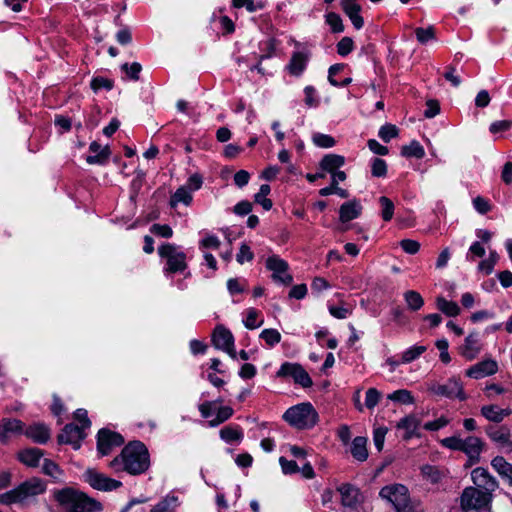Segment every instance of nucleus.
<instances>
[{
  "mask_svg": "<svg viewBox=\"0 0 512 512\" xmlns=\"http://www.w3.org/2000/svg\"><path fill=\"white\" fill-rule=\"evenodd\" d=\"M150 465L149 452L140 441L127 444L121 454L111 462L116 471H126L132 476L145 472Z\"/></svg>",
  "mask_w": 512,
  "mask_h": 512,
  "instance_id": "nucleus-1",
  "label": "nucleus"
},
{
  "mask_svg": "<svg viewBox=\"0 0 512 512\" xmlns=\"http://www.w3.org/2000/svg\"><path fill=\"white\" fill-rule=\"evenodd\" d=\"M54 495L64 512H96L102 510L99 501L73 488L58 490Z\"/></svg>",
  "mask_w": 512,
  "mask_h": 512,
  "instance_id": "nucleus-2",
  "label": "nucleus"
},
{
  "mask_svg": "<svg viewBox=\"0 0 512 512\" xmlns=\"http://www.w3.org/2000/svg\"><path fill=\"white\" fill-rule=\"evenodd\" d=\"M283 418L297 429H309L316 425L318 413L311 403L304 402L287 409Z\"/></svg>",
  "mask_w": 512,
  "mask_h": 512,
  "instance_id": "nucleus-3",
  "label": "nucleus"
},
{
  "mask_svg": "<svg viewBox=\"0 0 512 512\" xmlns=\"http://www.w3.org/2000/svg\"><path fill=\"white\" fill-rule=\"evenodd\" d=\"M440 444L447 449L465 453L471 463H475L479 460L484 446V443L479 437L468 436L463 439L458 434L442 439Z\"/></svg>",
  "mask_w": 512,
  "mask_h": 512,
  "instance_id": "nucleus-4",
  "label": "nucleus"
},
{
  "mask_svg": "<svg viewBox=\"0 0 512 512\" xmlns=\"http://www.w3.org/2000/svg\"><path fill=\"white\" fill-rule=\"evenodd\" d=\"M159 256L165 261L163 272L165 275L171 273H182L187 267V257L184 251L175 244L166 243L158 248Z\"/></svg>",
  "mask_w": 512,
  "mask_h": 512,
  "instance_id": "nucleus-5",
  "label": "nucleus"
},
{
  "mask_svg": "<svg viewBox=\"0 0 512 512\" xmlns=\"http://www.w3.org/2000/svg\"><path fill=\"white\" fill-rule=\"evenodd\" d=\"M44 490L43 482H22L17 488L0 494V502L3 504L20 502L29 496L41 494Z\"/></svg>",
  "mask_w": 512,
  "mask_h": 512,
  "instance_id": "nucleus-6",
  "label": "nucleus"
},
{
  "mask_svg": "<svg viewBox=\"0 0 512 512\" xmlns=\"http://www.w3.org/2000/svg\"><path fill=\"white\" fill-rule=\"evenodd\" d=\"M491 501V493L488 489L467 487L461 496V508L464 511L474 509L481 510L488 506Z\"/></svg>",
  "mask_w": 512,
  "mask_h": 512,
  "instance_id": "nucleus-7",
  "label": "nucleus"
},
{
  "mask_svg": "<svg viewBox=\"0 0 512 512\" xmlns=\"http://www.w3.org/2000/svg\"><path fill=\"white\" fill-rule=\"evenodd\" d=\"M380 495L388 499L398 512H409V494L408 489L400 484L394 483L381 489Z\"/></svg>",
  "mask_w": 512,
  "mask_h": 512,
  "instance_id": "nucleus-8",
  "label": "nucleus"
},
{
  "mask_svg": "<svg viewBox=\"0 0 512 512\" xmlns=\"http://www.w3.org/2000/svg\"><path fill=\"white\" fill-rule=\"evenodd\" d=\"M278 378H292L296 384L304 388L312 385V379L306 370L298 363L285 362L276 373Z\"/></svg>",
  "mask_w": 512,
  "mask_h": 512,
  "instance_id": "nucleus-9",
  "label": "nucleus"
},
{
  "mask_svg": "<svg viewBox=\"0 0 512 512\" xmlns=\"http://www.w3.org/2000/svg\"><path fill=\"white\" fill-rule=\"evenodd\" d=\"M294 45L296 50L293 52L286 69L291 75L299 76L306 69L311 53L307 46L299 42H295Z\"/></svg>",
  "mask_w": 512,
  "mask_h": 512,
  "instance_id": "nucleus-10",
  "label": "nucleus"
},
{
  "mask_svg": "<svg viewBox=\"0 0 512 512\" xmlns=\"http://www.w3.org/2000/svg\"><path fill=\"white\" fill-rule=\"evenodd\" d=\"M266 267L272 272V279L278 283L289 285L293 278L288 273V263L277 255H272L266 260Z\"/></svg>",
  "mask_w": 512,
  "mask_h": 512,
  "instance_id": "nucleus-11",
  "label": "nucleus"
},
{
  "mask_svg": "<svg viewBox=\"0 0 512 512\" xmlns=\"http://www.w3.org/2000/svg\"><path fill=\"white\" fill-rule=\"evenodd\" d=\"M428 390L438 396H444L448 398L456 397L460 400L466 399L463 386L460 380L457 378H450L445 384L433 383L429 386Z\"/></svg>",
  "mask_w": 512,
  "mask_h": 512,
  "instance_id": "nucleus-12",
  "label": "nucleus"
},
{
  "mask_svg": "<svg viewBox=\"0 0 512 512\" xmlns=\"http://www.w3.org/2000/svg\"><path fill=\"white\" fill-rule=\"evenodd\" d=\"M212 342L217 349L226 352L232 359H236L234 337L228 329L217 326L212 335Z\"/></svg>",
  "mask_w": 512,
  "mask_h": 512,
  "instance_id": "nucleus-13",
  "label": "nucleus"
},
{
  "mask_svg": "<svg viewBox=\"0 0 512 512\" xmlns=\"http://www.w3.org/2000/svg\"><path fill=\"white\" fill-rule=\"evenodd\" d=\"M123 443V437L116 432L108 429H101L98 432L97 449L102 456L108 455L113 449L121 446Z\"/></svg>",
  "mask_w": 512,
  "mask_h": 512,
  "instance_id": "nucleus-14",
  "label": "nucleus"
},
{
  "mask_svg": "<svg viewBox=\"0 0 512 512\" xmlns=\"http://www.w3.org/2000/svg\"><path fill=\"white\" fill-rule=\"evenodd\" d=\"M24 423L14 418H4L0 420V442L3 444L16 436L23 435Z\"/></svg>",
  "mask_w": 512,
  "mask_h": 512,
  "instance_id": "nucleus-15",
  "label": "nucleus"
},
{
  "mask_svg": "<svg viewBox=\"0 0 512 512\" xmlns=\"http://www.w3.org/2000/svg\"><path fill=\"white\" fill-rule=\"evenodd\" d=\"M498 363L493 359H485L466 370V376L473 379H481L496 374Z\"/></svg>",
  "mask_w": 512,
  "mask_h": 512,
  "instance_id": "nucleus-16",
  "label": "nucleus"
},
{
  "mask_svg": "<svg viewBox=\"0 0 512 512\" xmlns=\"http://www.w3.org/2000/svg\"><path fill=\"white\" fill-rule=\"evenodd\" d=\"M482 346L480 344L478 334L470 333L465 339L464 343L459 347V354L467 361L474 360L481 352Z\"/></svg>",
  "mask_w": 512,
  "mask_h": 512,
  "instance_id": "nucleus-17",
  "label": "nucleus"
},
{
  "mask_svg": "<svg viewBox=\"0 0 512 512\" xmlns=\"http://www.w3.org/2000/svg\"><path fill=\"white\" fill-rule=\"evenodd\" d=\"M85 429L83 426L67 424L59 435V440L62 443L72 444L77 449L79 448L80 441L85 437Z\"/></svg>",
  "mask_w": 512,
  "mask_h": 512,
  "instance_id": "nucleus-18",
  "label": "nucleus"
},
{
  "mask_svg": "<svg viewBox=\"0 0 512 512\" xmlns=\"http://www.w3.org/2000/svg\"><path fill=\"white\" fill-rule=\"evenodd\" d=\"M23 435L33 442L44 444L50 438V429L43 423H34L27 427L24 425Z\"/></svg>",
  "mask_w": 512,
  "mask_h": 512,
  "instance_id": "nucleus-19",
  "label": "nucleus"
},
{
  "mask_svg": "<svg viewBox=\"0 0 512 512\" xmlns=\"http://www.w3.org/2000/svg\"><path fill=\"white\" fill-rule=\"evenodd\" d=\"M341 501L344 506L353 507L362 501V494L357 487L351 483H343L338 487Z\"/></svg>",
  "mask_w": 512,
  "mask_h": 512,
  "instance_id": "nucleus-20",
  "label": "nucleus"
},
{
  "mask_svg": "<svg viewBox=\"0 0 512 512\" xmlns=\"http://www.w3.org/2000/svg\"><path fill=\"white\" fill-rule=\"evenodd\" d=\"M89 151L92 153V155H89L86 157V162L88 164L94 165H103L105 164L110 155L111 151L109 149V146H101L98 142L93 141L89 146Z\"/></svg>",
  "mask_w": 512,
  "mask_h": 512,
  "instance_id": "nucleus-21",
  "label": "nucleus"
},
{
  "mask_svg": "<svg viewBox=\"0 0 512 512\" xmlns=\"http://www.w3.org/2000/svg\"><path fill=\"white\" fill-rule=\"evenodd\" d=\"M362 205L359 200L353 199L345 202L339 209V220L342 223L350 222L358 218L362 213Z\"/></svg>",
  "mask_w": 512,
  "mask_h": 512,
  "instance_id": "nucleus-22",
  "label": "nucleus"
},
{
  "mask_svg": "<svg viewBox=\"0 0 512 512\" xmlns=\"http://www.w3.org/2000/svg\"><path fill=\"white\" fill-rule=\"evenodd\" d=\"M486 433L493 442L512 446V442H510V429L507 426H488Z\"/></svg>",
  "mask_w": 512,
  "mask_h": 512,
  "instance_id": "nucleus-23",
  "label": "nucleus"
},
{
  "mask_svg": "<svg viewBox=\"0 0 512 512\" xmlns=\"http://www.w3.org/2000/svg\"><path fill=\"white\" fill-rule=\"evenodd\" d=\"M350 452L353 458L363 462L368 458L367 438L358 436L351 443Z\"/></svg>",
  "mask_w": 512,
  "mask_h": 512,
  "instance_id": "nucleus-24",
  "label": "nucleus"
},
{
  "mask_svg": "<svg viewBox=\"0 0 512 512\" xmlns=\"http://www.w3.org/2000/svg\"><path fill=\"white\" fill-rule=\"evenodd\" d=\"M509 409H501L496 405H486L481 408V414L489 421L499 423L505 417L509 416Z\"/></svg>",
  "mask_w": 512,
  "mask_h": 512,
  "instance_id": "nucleus-25",
  "label": "nucleus"
},
{
  "mask_svg": "<svg viewBox=\"0 0 512 512\" xmlns=\"http://www.w3.org/2000/svg\"><path fill=\"white\" fill-rule=\"evenodd\" d=\"M435 303L437 309L448 317H457L461 313V308L456 302L449 301L443 296L436 297Z\"/></svg>",
  "mask_w": 512,
  "mask_h": 512,
  "instance_id": "nucleus-26",
  "label": "nucleus"
},
{
  "mask_svg": "<svg viewBox=\"0 0 512 512\" xmlns=\"http://www.w3.org/2000/svg\"><path fill=\"white\" fill-rule=\"evenodd\" d=\"M344 163L345 158L343 156L337 154H328L322 158L320 167L328 173H335L337 172L338 168L344 165Z\"/></svg>",
  "mask_w": 512,
  "mask_h": 512,
  "instance_id": "nucleus-27",
  "label": "nucleus"
},
{
  "mask_svg": "<svg viewBox=\"0 0 512 512\" xmlns=\"http://www.w3.org/2000/svg\"><path fill=\"white\" fill-rule=\"evenodd\" d=\"M404 301L409 310L415 312L424 306V299L421 294L414 290H408L403 294Z\"/></svg>",
  "mask_w": 512,
  "mask_h": 512,
  "instance_id": "nucleus-28",
  "label": "nucleus"
},
{
  "mask_svg": "<svg viewBox=\"0 0 512 512\" xmlns=\"http://www.w3.org/2000/svg\"><path fill=\"white\" fill-rule=\"evenodd\" d=\"M41 451L37 448H30L21 451L18 455L19 460L27 466H37L41 460Z\"/></svg>",
  "mask_w": 512,
  "mask_h": 512,
  "instance_id": "nucleus-29",
  "label": "nucleus"
},
{
  "mask_svg": "<svg viewBox=\"0 0 512 512\" xmlns=\"http://www.w3.org/2000/svg\"><path fill=\"white\" fill-rule=\"evenodd\" d=\"M220 437L226 443H238L243 439V432L238 426H226L220 430Z\"/></svg>",
  "mask_w": 512,
  "mask_h": 512,
  "instance_id": "nucleus-30",
  "label": "nucleus"
},
{
  "mask_svg": "<svg viewBox=\"0 0 512 512\" xmlns=\"http://www.w3.org/2000/svg\"><path fill=\"white\" fill-rule=\"evenodd\" d=\"M492 467L497 471L499 476L512 480V464L508 463L503 457L497 456L492 460Z\"/></svg>",
  "mask_w": 512,
  "mask_h": 512,
  "instance_id": "nucleus-31",
  "label": "nucleus"
},
{
  "mask_svg": "<svg viewBox=\"0 0 512 512\" xmlns=\"http://www.w3.org/2000/svg\"><path fill=\"white\" fill-rule=\"evenodd\" d=\"M419 424V420L415 416L409 415L398 422L397 428L404 429L406 431V437L410 438L418 429Z\"/></svg>",
  "mask_w": 512,
  "mask_h": 512,
  "instance_id": "nucleus-32",
  "label": "nucleus"
},
{
  "mask_svg": "<svg viewBox=\"0 0 512 512\" xmlns=\"http://www.w3.org/2000/svg\"><path fill=\"white\" fill-rule=\"evenodd\" d=\"M387 398L393 402H397L399 404L411 405L414 404L415 399L412 393L407 389H399L390 394H388Z\"/></svg>",
  "mask_w": 512,
  "mask_h": 512,
  "instance_id": "nucleus-33",
  "label": "nucleus"
},
{
  "mask_svg": "<svg viewBox=\"0 0 512 512\" xmlns=\"http://www.w3.org/2000/svg\"><path fill=\"white\" fill-rule=\"evenodd\" d=\"M426 350H427V347L424 345H414V346L407 348L401 354V363L407 364V363H410V362L416 360Z\"/></svg>",
  "mask_w": 512,
  "mask_h": 512,
  "instance_id": "nucleus-34",
  "label": "nucleus"
},
{
  "mask_svg": "<svg viewBox=\"0 0 512 512\" xmlns=\"http://www.w3.org/2000/svg\"><path fill=\"white\" fill-rule=\"evenodd\" d=\"M345 14L349 17L350 21L352 22L353 26L356 29H361L364 25V20L362 16L360 15L361 6L355 5V6H347L342 7Z\"/></svg>",
  "mask_w": 512,
  "mask_h": 512,
  "instance_id": "nucleus-35",
  "label": "nucleus"
},
{
  "mask_svg": "<svg viewBox=\"0 0 512 512\" xmlns=\"http://www.w3.org/2000/svg\"><path fill=\"white\" fill-rule=\"evenodd\" d=\"M245 319L243 324L247 329L253 330L260 327L263 324V319L258 320L260 312L255 308H248L245 312Z\"/></svg>",
  "mask_w": 512,
  "mask_h": 512,
  "instance_id": "nucleus-36",
  "label": "nucleus"
},
{
  "mask_svg": "<svg viewBox=\"0 0 512 512\" xmlns=\"http://www.w3.org/2000/svg\"><path fill=\"white\" fill-rule=\"evenodd\" d=\"M401 154L405 157H415L421 159L425 155L423 146L418 141H412L408 145L402 147Z\"/></svg>",
  "mask_w": 512,
  "mask_h": 512,
  "instance_id": "nucleus-37",
  "label": "nucleus"
},
{
  "mask_svg": "<svg viewBox=\"0 0 512 512\" xmlns=\"http://www.w3.org/2000/svg\"><path fill=\"white\" fill-rule=\"evenodd\" d=\"M499 260V255L495 250H490L487 259L482 260L478 265V270L485 275H489L493 272L496 263Z\"/></svg>",
  "mask_w": 512,
  "mask_h": 512,
  "instance_id": "nucleus-38",
  "label": "nucleus"
},
{
  "mask_svg": "<svg viewBox=\"0 0 512 512\" xmlns=\"http://www.w3.org/2000/svg\"><path fill=\"white\" fill-rule=\"evenodd\" d=\"M192 192L187 187H180L176 190L171 198V205L176 206L178 203L190 205L192 202Z\"/></svg>",
  "mask_w": 512,
  "mask_h": 512,
  "instance_id": "nucleus-39",
  "label": "nucleus"
},
{
  "mask_svg": "<svg viewBox=\"0 0 512 512\" xmlns=\"http://www.w3.org/2000/svg\"><path fill=\"white\" fill-rule=\"evenodd\" d=\"M270 191V186L263 184L260 186L258 193H256L254 196L255 202L260 204L266 211H269L272 208V201L267 198V195L270 193Z\"/></svg>",
  "mask_w": 512,
  "mask_h": 512,
  "instance_id": "nucleus-40",
  "label": "nucleus"
},
{
  "mask_svg": "<svg viewBox=\"0 0 512 512\" xmlns=\"http://www.w3.org/2000/svg\"><path fill=\"white\" fill-rule=\"evenodd\" d=\"M379 204L381 207V217L384 221L388 222L393 218L394 215V204L393 202L386 196H381L379 198Z\"/></svg>",
  "mask_w": 512,
  "mask_h": 512,
  "instance_id": "nucleus-41",
  "label": "nucleus"
},
{
  "mask_svg": "<svg viewBox=\"0 0 512 512\" xmlns=\"http://www.w3.org/2000/svg\"><path fill=\"white\" fill-rule=\"evenodd\" d=\"M259 337L266 342L269 347H273L281 341V334L276 329H264Z\"/></svg>",
  "mask_w": 512,
  "mask_h": 512,
  "instance_id": "nucleus-42",
  "label": "nucleus"
},
{
  "mask_svg": "<svg viewBox=\"0 0 512 512\" xmlns=\"http://www.w3.org/2000/svg\"><path fill=\"white\" fill-rule=\"evenodd\" d=\"M233 413V409L229 406L220 407L217 410L216 418L209 421V426L216 427L220 425L221 423L228 420L233 415Z\"/></svg>",
  "mask_w": 512,
  "mask_h": 512,
  "instance_id": "nucleus-43",
  "label": "nucleus"
},
{
  "mask_svg": "<svg viewBox=\"0 0 512 512\" xmlns=\"http://www.w3.org/2000/svg\"><path fill=\"white\" fill-rule=\"evenodd\" d=\"M176 501L177 498L172 497H166L162 501H160L157 505H155L151 512H174L176 507Z\"/></svg>",
  "mask_w": 512,
  "mask_h": 512,
  "instance_id": "nucleus-44",
  "label": "nucleus"
},
{
  "mask_svg": "<svg viewBox=\"0 0 512 512\" xmlns=\"http://www.w3.org/2000/svg\"><path fill=\"white\" fill-rule=\"evenodd\" d=\"M326 23L330 26L332 32L340 33L344 30V25L342 23L341 17L334 13L330 12L325 15Z\"/></svg>",
  "mask_w": 512,
  "mask_h": 512,
  "instance_id": "nucleus-45",
  "label": "nucleus"
},
{
  "mask_svg": "<svg viewBox=\"0 0 512 512\" xmlns=\"http://www.w3.org/2000/svg\"><path fill=\"white\" fill-rule=\"evenodd\" d=\"M247 282L240 278H230L227 281V289L231 295L242 293L246 290Z\"/></svg>",
  "mask_w": 512,
  "mask_h": 512,
  "instance_id": "nucleus-46",
  "label": "nucleus"
},
{
  "mask_svg": "<svg viewBox=\"0 0 512 512\" xmlns=\"http://www.w3.org/2000/svg\"><path fill=\"white\" fill-rule=\"evenodd\" d=\"M415 35L419 43L426 44L435 39V30L432 26L427 28L419 27L415 30Z\"/></svg>",
  "mask_w": 512,
  "mask_h": 512,
  "instance_id": "nucleus-47",
  "label": "nucleus"
},
{
  "mask_svg": "<svg viewBox=\"0 0 512 512\" xmlns=\"http://www.w3.org/2000/svg\"><path fill=\"white\" fill-rule=\"evenodd\" d=\"M312 141L316 146L321 148H331L335 145L333 137L322 133H315L312 137Z\"/></svg>",
  "mask_w": 512,
  "mask_h": 512,
  "instance_id": "nucleus-48",
  "label": "nucleus"
},
{
  "mask_svg": "<svg viewBox=\"0 0 512 512\" xmlns=\"http://www.w3.org/2000/svg\"><path fill=\"white\" fill-rule=\"evenodd\" d=\"M371 173L374 177H384L387 174V164L383 159L373 158L371 162Z\"/></svg>",
  "mask_w": 512,
  "mask_h": 512,
  "instance_id": "nucleus-49",
  "label": "nucleus"
},
{
  "mask_svg": "<svg viewBox=\"0 0 512 512\" xmlns=\"http://www.w3.org/2000/svg\"><path fill=\"white\" fill-rule=\"evenodd\" d=\"M235 8L245 7L248 12L252 13L264 7L262 2L255 3L254 0H232Z\"/></svg>",
  "mask_w": 512,
  "mask_h": 512,
  "instance_id": "nucleus-50",
  "label": "nucleus"
},
{
  "mask_svg": "<svg viewBox=\"0 0 512 512\" xmlns=\"http://www.w3.org/2000/svg\"><path fill=\"white\" fill-rule=\"evenodd\" d=\"M329 313L337 318V319H345L349 315L352 314V309L348 306H335V305H329L328 307Z\"/></svg>",
  "mask_w": 512,
  "mask_h": 512,
  "instance_id": "nucleus-51",
  "label": "nucleus"
},
{
  "mask_svg": "<svg viewBox=\"0 0 512 512\" xmlns=\"http://www.w3.org/2000/svg\"><path fill=\"white\" fill-rule=\"evenodd\" d=\"M378 135L383 141L389 142L398 135V129L395 125L387 124L380 128Z\"/></svg>",
  "mask_w": 512,
  "mask_h": 512,
  "instance_id": "nucleus-52",
  "label": "nucleus"
},
{
  "mask_svg": "<svg viewBox=\"0 0 512 512\" xmlns=\"http://www.w3.org/2000/svg\"><path fill=\"white\" fill-rule=\"evenodd\" d=\"M381 393L375 388H369L366 392L365 406L373 409L380 401Z\"/></svg>",
  "mask_w": 512,
  "mask_h": 512,
  "instance_id": "nucleus-53",
  "label": "nucleus"
},
{
  "mask_svg": "<svg viewBox=\"0 0 512 512\" xmlns=\"http://www.w3.org/2000/svg\"><path fill=\"white\" fill-rule=\"evenodd\" d=\"M354 42L350 37H343L337 44V53L341 56H347L352 52Z\"/></svg>",
  "mask_w": 512,
  "mask_h": 512,
  "instance_id": "nucleus-54",
  "label": "nucleus"
},
{
  "mask_svg": "<svg viewBox=\"0 0 512 512\" xmlns=\"http://www.w3.org/2000/svg\"><path fill=\"white\" fill-rule=\"evenodd\" d=\"M436 347L438 348V350L440 351V360L445 363V364H448L450 361H451V357H450V354L448 352V348H449V343L446 339H439L436 341L435 343Z\"/></svg>",
  "mask_w": 512,
  "mask_h": 512,
  "instance_id": "nucleus-55",
  "label": "nucleus"
},
{
  "mask_svg": "<svg viewBox=\"0 0 512 512\" xmlns=\"http://www.w3.org/2000/svg\"><path fill=\"white\" fill-rule=\"evenodd\" d=\"M253 258H254V254L251 251L250 247L247 244L242 243L240 246L239 252L236 255L237 262L239 264H243L246 261L247 262L252 261Z\"/></svg>",
  "mask_w": 512,
  "mask_h": 512,
  "instance_id": "nucleus-56",
  "label": "nucleus"
},
{
  "mask_svg": "<svg viewBox=\"0 0 512 512\" xmlns=\"http://www.w3.org/2000/svg\"><path fill=\"white\" fill-rule=\"evenodd\" d=\"M122 70L133 80L139 79V74L142 70V66L138 62L132 64L125 63L122 65Z\"/></svg>",
  "mask_w": 512,
  "mask_h": 512,
  "instance_id": "nucleus-57",
  "label": "nucleus"
},
{
  "mask_svg": "<svg viewBox=\"0 0 512 512\" xmlns=\"http://www.w3.org/2000/svg\"><path fill=\"white\" fill-rule=\"evenodd\" d=\"M473 207L480 214H486L491 210L490 202L481 196H477L473 199Z\"/></svg>",
  "mask_w": 512,
  "mask_h": 512,
  "instance_id": "nucleus-58",
  "label": "nucleus"
},
{
  "mask_svg": "<svg viewBox=\"0 0 512 512\" xmlns=\"http://www.w3.org/2000/svg\"><path fill=\"white\" fill-rule=\"evenodd\" d=\"M422 474L424 477L430 478L431 480H439L445 477L444 471L429 465L422 468Z\"/></svg>",
  "mask_w": 512,
  "mask_h": 512,
  "instance_id": "nucleus-59",
  "label": "nucleus"
},
{
  "mask_svg": "<svg viewBox=\"0 0 512 512\" xmlns=\"http://www.w3.org/2000/svg\"><path fill=\"white\" fill-rule=\"evenodd\" d=\"M386 433L387 428L385 427H379L374 430L373 442L378 451L383 449Z\"/></svg>",
  "mask_w": 512,
  "mask_h": 512,
  "instance_id": "nucleus-60",
  "label": "nucleus"
},
{
  "mask_svg": "<svg viewBox=\"0 0 512 512\" xmlns=\"http://www.w3.org/2000/svg\"><path fill=\"white\" fill-rule=\"evenodd\" d=\"M305 103L309 107H317L319 99L316 96V90L313 86H306L304 88Z\"/></svg>",
  "mask_w": 512,
  "mask_h": 512,
  "instance_id": "nucleus-61",
  "label": "nucleus"
},
{
  "mask_svg": "<svg viewBox=\"0 0 512 512\" xmlns=\"http://www.w3.org/2000/svg\"><path fill=\"white\" fill-rule=\"evenodd\" d=\"M42 470L46 475L52 478H58L59 476H61V471L57 464L49 460H44Z\"/></svg>",
  "mask_w": 512,
  "mask_h": 512,
  "instance_id": "nucleus-62",
  "label": "nucleus"
},
{
  "mask_svg": "<svg viewBox=\"0 0 512 512\" xmlns=\"http://www.w3.org/2000/svg\"><path fill=\"white\" fill-rule=\"evenodd\" d=\"M484 255H485L484 246L480 242L476 241V242L472 243V245L469 247V251H468L466 258L468 260L473 261L474 256L483 257Z\"/></svg>",
  "mask_w": 512,
  "mask_h": 512,
  "instance_id": "nucleus-63",
  "label": "nucleus"
},
{
  "mask_svg": "<svg viewBox=\"0 0 512 512\" xmlns=\"http://www.w3.org/2000/svg\"><path fill=\"white\" fill-rule=\"evenodd\" d=\"M402 249L408 254H416L420 249V244L412 239H404L400 242Z\"/></svg>",
  "mask_w": 512,
  "mask_h": 512,
  "instance_id": "nucleus-64",
  "label": "nucleus"
}]
</instances>
